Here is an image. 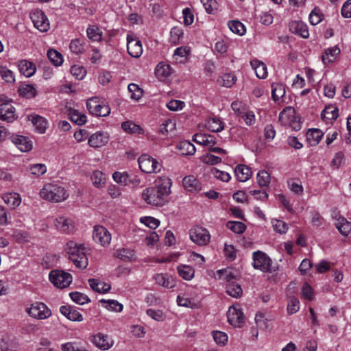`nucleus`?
<instances>
[{"label":"nucleus","mask_w":351,"mask_h":351,"mask_svg":"<svg viewBox=\"0 0 351 351\" xmlns=\"http://www.w3.org/2000/svg\"><path fill=\"white\" fill-rule=\"evenodd\" d=\"M171 180L167 176L158 177L155 181V186L149 187L142 192V198L147 204L162 206L168 201L171 193Z\"/></svg>","instance_id":"obj_1"},{"label":"nucleus","mask_w":351,"mask_h":351,"mask_svg":"<svg viewBox=\"0 0 351 351\" xmlns=\"http://www.w3.org/2000/svg\"><path fill=\"white\" fill-rule=\"evenodd\" d=\"M84 249L83 244H79L73 241L66 243V251L69 258L79 269H85L88 266V262Z\"/></svg>","instance_id":"obj_2"},{"label":"nucleus","mask_w":351,"mask_h":351,"mask_svg":"<svg viewBox=\"0 0 351 351\" xmlns=\"http://www.w3.org/2000/svg\"><path fill=\"white\" fill-rule=\"evenodd\" d=\"M40 197L49 202H61L69 197L65 189L58 184H45L39 192Z\"/></svg>","instance_id":"obj_3"},{"label":"nucleus","mask_w":351,"mask_h":351,"mask_svg":"<svg viewBox=\"0 0 351 351\" xmlns=\"http://www.w3.org/2000/svg\"><path fill=\"white\" fill-rule=\"evenodd\" d=\"M50 282L58 289L68 287L73 281L72 276L63 270L54 269L49 274Z\"/></svg>","instance_id":"obj_4"},{"label":"nucleus","mask_w":351,"mask_h":351,"mask_svg":"<svg viewBox=\"0 0 351 351\" xmlns=\"http://www.w3.org/2000/svg\"><path fill=\"white\" fill-rule=\"evenodd\" d=\"M26 313L31 317L36 319H45L51 316V311L43 302H36L26 308Z\"/></svg>","instance_id":"obj_5"},{"label":"nucleus","mask_w":351,"mask_h":351,"mask_svg":"<svg viewBox=\"0 0 351 351\" xmlns=\"http://www.w3.org/2000/svg\"><path fill=\"white\" fill-rule=\"evenodd\" d=\"M279 121L284 125H289L293 130L298 131L301 128V124L297 120L293 108L287 107L279 114Z\"/></svg>","instance_id":"obj_6"},{"label":"nucleus","mask_w":351,"mask_h":351,"mask_svg":"<svg viewBox=\"0 0 351 351\" xmlns=\"http://www.w3.org/2000/svg\"><path fill=\"white\" fill-rule=\"evenodd\" d=\"M88 111L97 117H106L110 113L108 105L101 103L97 97L88 99L86 102Z\"/></svg>","instance_id":"obj_7"},{"label":"nucleus","mask_w":351,"mask_h":351,"mask_svg":"<svg viewBox=\"0 0 351 351\" xmlns=\"http://www.w3.org/2000/svg\"><path fill=\"white\" fill-rule=\"evenodd\" d=\"M191 240L198 245H206L210 242L209 232L201 226H195L189 230Z\"/></svg>","instance_id":"obj_8"},{"label":"nucleus","mask_w":351,"mask_h":351,"mask_svg":"<svg viewBox=\"0 0 351 351\" xmlns=\"http://www.w3.org/2000/svg\"><path fill=\"white\" fill-rule=\"evenodd\" d=\"M138 162L140 169L146 173H156L160 170V165L158 161L149 155H141Z\"/></svg>","instance_id":"obj_9"},{"label":"nucleus","mask_w":351,"mask_h":351,"mask_svg":"<svg viewBox=\"0 0 351 351\" xmlns=\"http://www.w3.org/2000/svg\"><path fill=\"white\" fill-rule=\"evenodd\" d=\"M113 180L122 186H136L141 183L140 178L133 174H130L126 171H116L112 174Z\"/></svg>","instance_id":"obj_10"},{"label":"nucleus","mask_w":351,"mask_h":351,"mask_svg":"<svg viewBox=\"0 0 351 351\" xmlns=\"http://www.w3.org/2000/svg\"><path fill=\"white\" fill-rule=\"evenodd\" d=\"M271 258L264 252L256 251L253 253V267L263 272H271Z\"/></svg>","instance_id":"obj_11"},{"label":"nucleus","mask_w":351,"mask_h":351,"mask_svg":"<svg viewBox=\"0 0 351 351\" xmlns=\"http://www.w3.org/2000/svg\"><path fill=\"white\" fill-rule=\"evenodd\" d=\"M30 18L34 27L40 32H45L49 29V22L45 13L39 9L30 12Z\"/></svg>","instance_id":"obj_12"},{"label":"nucleus","mask_w":351,"mask_h":351,"mask_svg":"<svg viewBox=\"0 0 351 351\" xmlns=\"http://www.w3.org/2000/svg\"><path fill=\"white\" fill-rule=\"evenodd\" d=\"M53 226L58 232L66 234H71L75 228L73 219L64 215L56 217L53 219Z\"/></svg>","instance_id":"obj_13"},{"label":"nucleus","mask_w":351,"mask_h":351,"mask_svg":"<svg viewBox=\"0 0 351 351\" xmlns=\"http://www.w3.org/2000/svg\"><path fill=\"white\" fill-rule=\"evenodd\" d=\"M127 51L130 56L138 58L143 53V47L141 40L132 34L127 36Z\"/></svg>","instance_id":"obj_14"},{"label":"nucleus","mask_w":351,"mask_h":351,"mask_svg":"<svg viewBox=\"0 0 351 351\" xmlns=\"http://www.w3.org/2000/svg\"><path fill=\"white\" fill-rule=\"evenodd\" d=\"M93 240L103 247L108 246L111 241V234L102 226H95L93 232Z\"/></svg>","instance_id":"obj_15"},{"label":"nucleus","mask_w":351,"mask_h":351,"mask_svg":"<svg viewBox=\"0 0 351 351\" xmlns=\"http://www.w3.org/2000/svg\"><path fill=\"white\" fill-rule=\"evenodd\" d=\"M16 118V109L11 104L3 103L0 104V120L11 123Z\"/></svg>","instance_id":"obj_16"},{"label":"nucleus","mask_w":351,"mask_h":351,"mask_svg":"<svg viewBox=\"0 0 351 351\" xmlns=\"http://www.w3.org/2000/svg\"><path fill=\"white\" fill-rule=\"evenodd\" d=\"M109 140V135L107 132L98 131L90 136L88 143L95 148L101 147L106 145Z\"/></svg>","instance_id":"obj_17"},{"label":"nucleus","mask_w":351,"mask_h":351,"mask_svg":"<svg viewBox=\"0 0 351 351\" xmlns=\"http://www.w3.org/2000/svg\"><path fill=\"white\" fill-rule=\"evenodd\" d=\"M227 318L228 322L236 327H239L243 322V315L239 306H230L227 312Z\"/></svg>","instance_id":"obj_18"},{"label":"nucleus","mask_w":351,"mask_h":351,"mask_svg":"<svg viewBox=\"0 0 351 351\" xmlns=\"http://www.w3.org/2000/svg\"><path fill=\"white\" fill-rule=\"evenodd\" d=\"M60 312L70 321L79 322L83 321V315L73 306L69 305L61 306Z\"/></svg>","instance_id":"obj_19"},{"label":"nucleus","mask_w":351,"mask_h":351,"mask_svg":"<svg viewBox=\"0 0 351 351\" xmlns=\"http://www.w3.org/2000/svg\"><path fill=\"white\" fill-rule=\"evenodd\" d=\"M93 343L98 348L107 350L113 346V341L106 335L101 333L93 336Z\"/></svg>","instance_id":"obj_20"},{"label":"nucleus","mask_w":351,"mask_h":351,"mask_svg":"<svg viewBox=\"0 0 351 351\" xmlns=\"http://www.w3.org/2000/svg\"><path fill=\"white\" fill-rule=\"evenodd\" d=\"M155 282L166 289H171L176 287V282L174 278L165 274H157L153 277Z\"/></svg>","instance_id":"obj_21"},{"label":"nucleus","mask_w":351,"mask_h":351,"mask_svg":"<svg viewBox=\"0 0 351 351\" xmlns=\"http://www.w3.org/2000/svg\"><path fill=\"white\" fill-rule=\"evenodd\" d=\"M12 142L21 152H29L32 148V144L25 136L21 135H12L11 136Z\"/></svg>","instance_id":"obj_22"},{"label":"nucleus","mask_w":351,"mask_h":351,"mask_svg":"<svg viewBox=\"0 0 351 351\" xmlns=\"http://www.w3.org/2000/svg\"><path fill=\"white\" fill-rule=\"evenodd\" d=\"M28 118L35 126V130L38 133L44 134L46 132L48 121L45 118L37 114H32Z\"/></svg>","instance_id":"obj_23"},{"label":"nucleus","mask_w":351,"mask_h":351,"mask_svg":"<svg viewBox=\"0 0 351 351\" xmlns=\"http://www.w3.org/2000/svg\"><path fill=\"white\" fill-rule=\"evenodd\" d=\"M233 276L230 274L226 276V280L228 284L226 285V293L231 297L238 298L243 294V290L241 285L235 282H230Z\"/></svg>","instance_id":"obj_24"},{"label":"nucleus","mask_w":351,"mask_h":351,"mask_svg":"<svg viewBox=\"0 0 351 351\" xmlns=\"http://www.w3.org/2000/svg\"><path fill=\"white\" fill-rule=\"evenodd\" d=\"M290 31L295 34L301 36L304 38L309 36L308 27L305 23L302 21H292L289 23Z\"/></svg>","instance_id":"obj_25"},{"label":"nucleus","mask_w":351,"mask_h":351,"mask_svg":"<svg viewBox=\"0 0 351 351\" xmlns=\"http://www.w3.org/2000/svg\"><path fill=\"white\" fill-rule=\"evenodd\" d=\"M18 68L20 72L27 77L32 76L36 71L35 64L27 60H20L18 62Z\"/></svg>","instance_id":"obj_26"},{"label":"nucleus","mask_w":351,"mask_h":351,"mask_svg":"<svg viewBox=\"0 0 351 351\" xmlns=\"http://www.w3.org/2000/svg\"><path fill=\"white\" fill-rule=\"evenodd\" d=\"M172 73L171 66L164 62H160L155 68V75L159 80L163 81Z\"/></svg>","instance_id":"obj_27"},{"label":"nucleus","mask_w":351,"mask_h":351,"mask_svg":"<svg viewBox=\"0 0 351 351\" xmlns=\"http://www.w3.org/2000/svg\"><path fill=\"white\" fill-rule=\"evenodd\" d=\"M250 65L253 70H254L258 78L265 79L267 77V69L263 62H261L257 59H254L250 61Z\"/></svg>","instance_id":"obj_28"},{"label":"nucleus","mask_w":351,"mask_h":351,"mask_svg":"<svg viewBox=\"0 0 351 351\" xmlns=\"http://www.w3.org/2000/svg\"><path fill=\"white\" fill-rule=\"evenodd\" d=\"M114 256L123 261H132L136 259L134 250L126 247L116 250Z\"/></svg>","instance_id":"obj_29"},{"label":"nucleus","mask_w":351,"mask_h":351,"mask_svg":"<svg viewBox=\"0 0 351 351\" xmlns=\"http://www.w3.org/2000/svg\"><path fill=\"white\" fill-rule=\"evenodd\" d=\"M234 173L239 182H245L251 178L252 172L248 167L239 165L234 169Z\"/></svg>","instance_id":"obj_30"},{"label":"nucleus","mask_w":351,"mask_h":351,"mask_svg":"<svg viewBox=\"0 0 351 351\" xmlns=\"http://www.w3.org/2000/svg\"><path fill=\"white\" fill-rule=\"evenodd\" d=\"M4 202L12 208L18 207L21 203V198L19 193L15 192L6 193L3 195Z\"/></svg>","instance_id":"obj_31"},{"label":"nucleus","mask_w":351,"mask_h":351,"mask_svg":"<svg viewBox=\"0 0 351 351\" xmlns=\"http://www.w3.org/2000/svg\"><path fill=\"white\" fill-rule=\"evenodd\" d=\"M324 133L319 129H309L306 132V139L311 146L317 145L321 141Z\"/></svg>","instance_id":"obj_32"},{"label":"nucleus","mask_w":351,"mask_h":351,"mask_svg":"<svg viewBox=\"0 0 351 351\" xmlns=\"http://www.w3.org/2000/svg\"><path fill=\"white\" fill-rule=\"evenodd\" d=\"M88 284L93 290L99 293H105L111 288L109 284L94 278L89 279Z\"/></svg>","instance_id":"obj_33"},{"label":"nucleus","mask_w":351,"mask_h":351,"mask_svg":"<svg viewBox=\"0 0 351 351\" xmlns=\"http://www.w3.org/2000/svg\"><path fill=\"white\" fill-rule=\"evenodd\" d=\"M339 53L340 49L337 46L328 48L322 55V60L325 64L333 62Z\"/></svg>","instance_id":"obj_34"},{"label":"nucleus","mask_w":351,"mask_h":351,"mask_svg":"<svg viewBox=\"0 0 351 351\" xmlns=\"http://www.w3.org/2000/svg\"><path fill=\"white\" fill-rule=\"evenodd\" d=\"M193 141L196 143L208 147H212L215 143L213 136L202 133L194 134Z\"/></svg>","instance_id":"obj_35"},{"label":"nucleus","mask_w":351,"mask_h":351,"mask_svg":"<svg viewBox=\"0 0 351 351\" xmlns=\"http://www.w3.org/2000/svg\"><path fill=\"white\" fill-rule=\"evenodd\" d=\"M205 125L208 130L213 132H219L223 129V122L217 117L208 118Z\"/></svg>","instance_id":"obj_36"},{"label":"nucleus","mask_w":351,"mask_h":351,"mask_svg":"<svg viewBox=\"0 0 351 351\" xmlns=\"http://www.w3.org/2000/svg\"><path fill=\"white\" fill-rule=\"evenodd\" d=\"M93 186L97 189L103 188L106 182L105 175L100 171H94L90 176Z\"/></svg>","instance_id":"obj_37"},{"label":"nucleus","mask_w":351,"mask_h":351,"mask_svg":"<svg viewBox=\"0 0 351 351\" xmlns=\"http://www.w3.org/2000/svg\"><path fill=\"white\" fill-rule=\"evenodd\" d=\"M19 94L25 98H33L36 95V90L32 84H22L18 88Z\"/></svg>","instance_id":"obj_38"},{"label":"nucleus","mask_w":351,"mask_h":351,"mask_svg":"<svg viewBox=\"0 0 351 351\" xmlns=\"http://www.w3.org/2000/svg\"><path fill=\"white\" fill-rule=\"evenodd\" d=\"M177 271L180 277L185 280H191L195 274L194 269L186 265H180L177 267Z\"/></svg>","instance_id":"obj_39"},{"label":"nucleus","mask_w":351,"mask_h":351,"mask_svg":"<svg viewBox=\"0 0 351 351\" xmlns=\"http://www.w3.org/2000/svg\"><path fill=\"white\" fill-rule=\"evenodd\" d=\"M335 226L339 232L344 236H347L351 232V223L348 221L344 217L337 219Z\"/></svg>","instance_id":"obj_40"},{"label":"nucleus","mask_w":351,"mask_h":351,"mask_svg":"<svg viewBox=\"0 0 351 351\" xmlns=\"http://www.w3.org/2000/svg\"><path fill=\"white\" fill-rule=\"evenodd\" d=\"M236 81L237 77L232 73H225L217 80V82L219 85L228 88L233 86Z\"/></svg>","instance_id":"obj_41"},{"label":"nucleus","mask_w":351,"mask_h":351,"mask_svg":"<svg viewBox=\"0 0 351 351\" xmlns=\"http://www.w3.org/2000/svg\"><path fill=\"white\" fill-rule=\"evenodd\" d=\"M178 148L182 155L192 156L195 153V147L191 142L184 141L180 142L178 145Z\"/></svg>","instance_id":"obj_42"},{"label":"nucleus","mask_w":351,"mask_h":351,"mask_svg":"<svg viewBox=\"0 0 351 351\" xmlns=\"http://www.w3.org/2000/svg\"><path fill=\"white\" fill-rule=\"evenodd\" d=\"M339 110L337 107L333 106H326L322 112L321 116L322 119L326 120H335L338 116Z\"/></svg>","instance_id":"obj_43"},{"label":"nucleus","mask_w":351,"mask_h":351,"mask_svg":"<svg viewBox=\"0 0 351 351\" xmlns=\"http://www.w3.org/2000/svg\"><path fill=\"white\" fill-rule=\"evenodd\" d=\"M121 128L124 132L130 134H141L143 132V129L138 125L130 121L122 123Z\"/></svg>","instance_id":"obj_44"},{"label":"nucleus","mask_w":351,"mask_h":351,"mask_svg":"<svg viewBox=\"0 0 351 351\" xmlns=\"http://www.w3.org/2000/svg\"><path fill=\"white\" fill-rule=\"evenodd\" d=\"M69 115L71 120L78 125H82L86 122V116L77 110H70Z\"/></svg>","instance_id":"obj_45"},{"label":"nucleus","mask_w":351,"mask_h":351,"mask_svg":"<svg viewBox=\"0 0 351 351\" xmlns=\"http://www.w3.org/2000/svg\"><path fill=\"white\" fill-rule=\"evenodd\" d=\"M47 57L56 66H59L63 63L62 55L55 49H49L47 51Z\"/></svg>","instance_id":"obj_46"},{"label":"nucleus","mask_w":351,"mask_h":351,"mask_svg":"<svg viewBox=\"0 0 351 351\" xmlns=\"http://www.w3.org/2000/svg\"><path fill=\"white\" fill-rule=\"evenodd\" d=\"M229 29L234 34L243 36L245 34V25L239 21H231L228 23Z\"/></svg>","instance_id":"obj_47"},{"label":"nucleus","mask_w":351,"mask_h":351,"mask_svg":"<svg viewBox=\"0 0 351 351\" xmlns=\"http://www.w3.org/2000/svg\"><path fill=\"white\" fill-rule=\"evenodd\" d=\"M182 185L190 191L198 189V182L193 176L184 177L182 180Z\"/></svg>","instance_id":"obj_48"},{"label":"nucleus","mask_w":351,"mask_h":351,"mask_svg":"<svg viewBox=\"0 0 351 351\" xmlns=\"http://www.w3.org/2000/svg\"><path fill=\"white\" fill-rule=\"evenodd\" d=\"M62 351H88L86 347L77 342H66L61 345Z\"/></svg>","instance_id":"obj_49"},{"label":"nucleus","mask_w":351,"mask_h":351,"mask_svg":"<svg viewBox=\"0 0 351 351\" xmlns=\"http://www.w3.org/2000/svg\"><path fill=\"white\" fill-rule=\"evenodd\" d=\"M86 34L88 38L93 41H99L101 39L102 33L97 26H89L86 29Z\"/></svg>","instance_id":"obj_50"},{"label":"nucleus","mask_w":351,"mask_h":351,"mask_svg":"<svg viewBox=\"0 0 351 351\" xmlns=\"http://www.w3.org/2000/svg\"><path fill=\"white\" fill-rule=\"evenodd\" d=\"M69 295L72 301L77 304L83 305L90 301L86 295L80 292H71Z\"/></svg>","instance_id":"obj_51"},{"label":"nucleus","mask_w":351,"mask_h":351,"mask_svg":"<svg viewBox=\"0 0 351 351\" xmlns=\"http://www.w3.org/2000/svg\"><path fill=\"white\" fill-rule=\"evenodd\" d=\"M128 88L132 99L138 101L142 97L143 90L137 84L131 83L128 85Z\"/></svg>","instance_id":"obj_52"},{"label":"nucleus","mask_w":351,"mask_h":351,"mask_svg":"<svg viewBox=\"0 0 351 351\" xmlns=\"http://www.w3.org/2000/svg\"><path fill=\"white\" fill-rule=\"evenodd\" d=\"M28 169L32 175L39 177L47 171V167L44 164H34L29 166Z\"/></svg>","instance_id":"obj_53"},{"label":"nucleus","mask_w":351,"mask_h":351,"mask_svg":"<svg viewBox=\"0 0 351 351\" xmlns=\"http://www.w3.org/2000/svg\"><path fill=\"white\" fill-rule=\"evenodd\" d=\"M270 175L267 171L262 170L257 173L256 181L260 186H267L270 183Z\"/></svg>","instance_id":"obj_54"},{"label":"nucleus","mask_w":351,"mask_h":351,"mask_svg":"<svg viewBox=\"0 0 351 351\" xmlns=\"http://www.w3.org/2000/svg\"><path fill=\"white\" fill-rule=\"evenodd\" d=\"M285 89L282 84H277L272 85L271 96L274 101H278L280 98L285 95Z\"/></svg>","instance_id":"obj_55"},{"label":"nucleus","mask_w":351,"mask_h":351,"mask_svg":"<svg viewBox=\"0 0 351 351\" xmlns=\"http://www.w3.org/2000/svg\"><path fill=\"white\" fill-rule=\"evenodd\" d=\"M100 302L106 303V304L105 307L110 311L121 312L123 310V305L121 303H119V302H117V300H106L103 299V300H100Z\"/></svg>","instance_id":"obj_56"},{"label":"nucleus","mask_w":351,"mask_h":351,"mask_svg":"<svg viewBox=\"0 0 351 351\" xmlns=\"http://www.w3.org/2000/svg\"><path fill=\"white\" fill-rule=\"evenodd\" d=\"M226 226L236 234H241L246 229L245 225L241 221H228Z\"/></svg>","instance_id":"obj_57"},{"label":"nucleus","mask_w":351,"mask_h":351,"mask_svg":"<svg viewBox=\"0 0 351 351\" xmlns=\"http://www.w3.org/2000/svg\"><path fill=\"white\" fill-rule=\"evenodd\" d=\"M323 19V14L319 9L314 8L309 15V21L311 25H316L319 23Z\"/></svg>","instance_id":"obj_58"},{"label":"nucleus","mask_w":351,"mask_h":351,"mask_svg":"<svg viewBox=\"0 0 351 351\" xmlns=\"http://www.w3.org/2000/svg\"><path fill=\"white\" fill-rule=\"evenodd\" d=\"M0 75L7 83H12L15 81L13 72L5 66H0Z\"/></svg>","instance_id":"obj_59"},{"label":"nucleus","mask_w":351,"mask_h":351,"mask_svg":"<svg viewBox=\"0 0 351 351\" xmlns=\"http://www.w3.org/2000/svg\"><path fill=\"white\" fill-rule=\"evenodd\" d=\"M271 223L274 230L276 232L280 234H285L287 232L289 227L285 221L278 219H273Z\"/></svg>","instance_id":"obj_60"},{"label":"nucleus","mask_w":351,"mask_h":351,"mask_svg":"<svg viewBox=\"0 0 351 351\" xmlns=\"http://www.w3.org/2000/svg\"><path fill=\"white\" fill-rule=\"evenodd\" d=\"M300 309V302L295 297L290 298L287 304V313L290 315L297 313Z\"/></svg>","instance_id":"obj_61"},{"label":"nucleus","mask_w":351,"mask_h":351,"mask_svg":"<svg viewBox=\"0 0 351 351\" xmlns=\"http://www.w3.org/2000/svg\"><path fill=\"white\" fill-rule=\"evenodd\" d=\"M213 337L215 343L219 346L226 345L228 339L227 334L221 331H213Z\"/></svg>","instance_id":"obj_62"},{"label":"nucleus","mask_w":351,"mask_h":351,"mask_svg":"<svg viewBox=\"0 0 351 351\" xmlns=\"http://www.w3.org/2000/svg\"><path fill=\"white\" fill-rule=\"evenodd\" d=\"M210 174L217 179H219L223 182H228L231 178V176L228 173L220 171L214 167L210 169Z\"/></svg>","instance_id":"obj_63"},{"label":"nucleus","mask_w":351,"mask_h":351,"mask_svg":"<svg viewBox=\"0 0 351 351\" xmlns=\"http://www.w3.org/2000/svg\"><path fill=\"white\" fill-rule=\"evenodd\" d=\"M70 72L77 80H82L86 74V69L83 66L78 65L72 66Z\"/></svg>","instance_id":"obj_64"}]
</instances>
